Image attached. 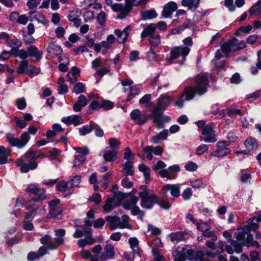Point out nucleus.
<instances>
[{
    "label": "nucleus",
    "instance_id": "1",
    "mask_svg": "<svg viewBox=\"0 0 261 261\" xmlns=\"http://www.w3.org/2000/svg\"><path fill=\"white\" fill-rule=\"evenodd\" d=\"M208 86L207 77L205 75H198L196 79L195 86L186 88L180 99L175 103V105L179 108H182L184 98L185 100H190L194 98L195 94L201 95L207 91Z\"/></svg>",
    "mask_w": 261,
    "mask_h": 261
},
{
    "label": "nucleus",
    "instance_id": "2",
    "mask_svg": "<svg viewBox=\"0 0 261 261\" xmlns=\"http://www.w3.org/2000/svg\"><path fill=\"white\" fill-rule=\"evenodd\" d=\"M30 137L28 133L24 132L21 134L20 139L16 138L10 133L6 134V140L10 144L18 148L23 147L30 140Z\"/></svg>",
    "mask_w": 261,
    "mask_h": 261
},
{
    "label": "nucleus",
    "instance_id": "3",
    "mask_svg": "<svg viewBox=\"0 0 261 261\" xmlns=\"http://www.w3.org/2000/svg\"><path fill=\"white\" fill-rule=\"evenodd\" d=\"M139 197L141 198V205L145 208H150L154 203L158 202V198L153 193H149L147 191L140 192Z\"/></svg>",
    "mask_w": 261,
    "mask_h": 261
},
{
    "label": "nucleus",
    "instance_id": "4",
    "mask_svg": "<svg viewBox=\"0 0 261 261\" xmlns=\"http://www.w3.org/2000/svg\"><path fill=\"white\" fill-rule=\"evenodd\" d=\"M190 51V48L188 46L174 47L171 50V59L174 60L181 57V62L180 64H182L185 61L186 57L189 54Z\"/></svg>",
    "mask_w": 261,
    "mask_h": 261
},
{
    "label": "nucleus",
    "instance_id": "5",
    "mask_svg": "<svg viewBox=\"0 0 261 261\" xmlns=\"http://www.w3.org/2000/svg\"><path fill=\"white\" fill-rule=\"evenodd\" d=\"M106 220L110 224V228L111 229L114 230L117 228L132 229V226L129 223H121L120 219L116 216H108L106 218Z\"/></svg>",
    "mask_w": 261,
    "mask_h": 261
},
{
    "label": "nucleus",
    "instance_id": "6",
    "mask_svg": "<svg viewBox=\"0 0 261 261\" xmlns=\"http://www.w3.org/2000/svg\"><path fill=\"white\" fill-rule=\"evenodd\" d=\"M65 234V230L63 229H58L55 230V241L48 244V249L53 250L56 249L59 246L64 244V237Z\"/></svg>",
    "mask_w": 261,
    "mask_h": 261
},
{
    "label": "nucleus",
    "instance_id": "7",
    "mask_svg": "<svg viewBox=\"0 0 261 261\" xmlns=\"http://www.w3.org/2000/svg\"><path fill=\"white\" fill-rule=\"evenodd\" d=\"M202 139L206 142H215L217 141L215 132L211 125H206L202 131Z\"/></svg>",
    "mask_w": 261,
    "mask_h": 261
},
{
    "label": "nucleus",
    "instance_id": "8",
    "mask_svg": "<svg viewBox=\"0 0 261 261\" xmlns=\"http://www.w3.org/2000/svg\"><path fill=\"white\" fill-rule=\"evenodd\" d=\"M245 234L244 232H239L236 235L237 241L230 242L231 245L234 248L236 253H240L242 250V245L244 243Z\"/></svg>",
    "mask_w": 261,
    "mask_h": 261
},
{
    "label": "nucleus",
    "instance_id": "9",
    "mask_svg": "<svg viewBox=\"0 0 261 261\" xmlns=\"http://www.w3.org/2000/svg\"><path fill=\"white\" fill-rule=\"evenodd\" d=\"M132 119L137 124L142 125L145 123L147 120V116L143 114L138 109H135L132 111L130 114Z\"/></svg>",
    "mask_w": 261,
    "mask_h": 261
},
{
    "label": "nucleus",
    "instance_id": "10",
    "mask_svg": "<svg viewBox=\"0 0 261 261\" xmlns=\"http://www.w3.org/2000/svg\"><path fill=\"white\" fill-rule=\"evenodd\" d=\"M138 202V198L136 197H133L130 200L125 201L123 203V207L126 210H131L132 213L134 215H136L139 214L141 211L136 204Z\"/></svg>",
    "mask_w": 261,
    "mask_h": 261
},
{
    "label": "nucleus",
    "instance_id": "11",
    "mask_svg": "<svg viewBox=\"0 0 261 261\" xmlns=\"http://www.w3.org/2000/svg\"><path fill=\"white\" fill-rule=\"evenodd\" d=\"M180 188L179 185L167 184L163 187L162 193L163 195H166L170 191L172 196L177 197L180 195Z\"/></svg>",
    "mask_w": 261,
    "mask_h": 261
},
{
    "label": "nucleus",
    "instance_id": "12",
    "mask_svg": "<svg viewBox=\"0 0 261 261\" xmlns=\"http://www.w3.org/2000/svg\"><path fill=\"white\" fill-rule=\"evenodd\" d=\"M132 31V28L130 26L125 27L122 31L119 29L114 30V33L118 37V41L119 43H124Z\"/></svg>",
    "mask_w": 261,
    "mask_h": 261
},
{
    "label": "nucleus",
    "instance_id": "13",
    "mask_svg": "<svg viewBox=\"0 0 261 261\" xmlns=\"http://www.w3.org/2000/svg\"><path fill=\"white\" fill-rule=\"evenodd\" d=\"M16 164L18 166L20 167V170L21 172L26 173L31 170H34L37 167V163L34 161H31L29 164L24 163L22 159H18Z\"/></svg>",
    "mask_w": 261,
    "mask_h": 261
},
{
    "label": "nucleus",
    "instance_id": "14",
    "mask_svg": "<svg viewBox=\"0 0 261 261\" xmlns=\"http://www.w3.org/2000/svg\"><path fill=\"white\" fill-rule=\"evenodd\" d=\"M171 98L166 95H162L159 98L158 105L154 108V111H159L165 109L168 107L171 103Z\"/></svg>",
    "mask_w": 261,
    "mask_h": 261
},
{
    "label": "nucleus",
    "instance_id": "15",
    "mask_svg": "<svg viewBox=\"0 0 261 261\" xmlns=\"http://www.w3.org/2000/svg\"><path fill=\"white\" fill-rule=\"evenodd\" d=\"M177 9V4L175 2H170L164 6L163 10L162 12V16L165 18H168Z\"/></svg>",
    "mask_w": 261,
    "mask_h": 261
},
{
    "label": "nucleus",
    "instance_id": "16",
    "mask_svg": "<svg viewBox=\"0 0 261 261\" xmlns=\"http://www.w3.org/2000/svg\"><path fill=\"white\" fill-rule=\"evenodd\" d=\"M235 42L233 41V39H232L224 43L221 46V49L226 57H227L230 53L237 50V48L235 47Z\"/></svg>",
    "mask_w": 261,
    "mask_h": 261
},
{
    "label": "nucleus",
    "instance_id": "17",
    "mask_svg": "<svg viewBox=\"0 0 261 261\" xmlns=\"http://www.w3.org/2000/svg\"><path fill=\"white\" fill-rule=\"evenodd\" d=\"M27 191L37 195L39 199L43 200L45 198L44 190L43 189H38L35 184L29 185Z\"/></svg>",
    "mask_w": 261,
    "mask_h": 261
},
{
    "label": "nucleus",
    "instance_id": "18",
    "mask_svg": "<svg viewBox=\"0 0 261 261\" xmlns=\"http://www.w3.org/2000/svg\"><path fill=\"white\" fill-rule=\"evenodd\" d=\"M29 57L34 58L35 61H39L42 57V52L39 50L35 46H31L27 48Z\"/></svg>",
    "mask_w": 261,
    "mask_h": 261
},
{
    "label": "nucleus",
    "instance_id": "19",
    "mask_svg": "<svg viewBox=\"0 0 261 261\" xmlns=\"http://www.w3.org/2000/svg\"><path fill=\"white\" fill-rule=\"evenodd\" d=\"M118 152L116 150H105L103 151V157L106 162H114L117 159Z\"/></svg>",
    "mask_w": 261,
    "mask_h": 261
},
{
    "label": "nucleus",
    "instance_id": "20",
    "mask_svg": "<svg viewBox=\"0 0 261 261\" xmlns=\"http://www.w3.org/2000/svg\"><path fill=\"white\" fill-rule=\"evenodd\" d=\"M87 105V101L86 97L84 95H81L78 97L77 101L73 106V110L74 112H77L81 111L83 108Z\"/></svg>",
    "mask_w": 261,
    "mask_h": 261
},
{
    "label": "nucleus",
    "instance_id": "21",
    "mask_svg": "<svg viewBox=\"0 0 261 261\" xmlns=\"http://www.w3.org/2000/svg\"><path fill=\"white\" fill-rule=\"evenodd\" d=\"M115 254L114 247L112 245H107L105 248L104 252L101 254L100 258L102 260H106L112 257Z\"/></svg>",
    "mask_w": 261,
    "mask_h": 261
},
{
    "label": "nucleus",
    "instance_id": "22",
    "mask_svg": "<svg viewBox=\"0 0 261 261\" xmlns=\"http://www.w3.org/2000/svg\"><path fill=\"white\" fill-rule=\"evenodd\" d=\"M175 261H185L187 259L186 249L184 248L178 247L173 252Z\"/></svg>",
    "mask_w": 261,
    "mask_h": 261
},
{
    "label": "nucleus",
    "instance_id": "23",
    "mask_svg": "<svg viewBox=\"0 0 261 261\" xmlns=\"http://www.w3.org/2000/svg\"><path fill=\"white\" fill-rule=\"evenodd\" d=\"M143 29V31L141 34V37L142 38L152 35L156 30V26L155 23H152L145 25Z\"/></svg>",
    "mask_w": 261,
    "mask_h": 261
},
{
    "label": "nucleus",
    "instance_id": "24",
    "mask_svg": "<svg viewBox=\"0 0 261 261\" xmlns=\"http://www.w3.org/2000/svg\"><path fill=\"white\" fill-rule=\"evenodd\" d=\"M45 213V206L40 205L36 211V212H32L29 214H28L24 219V221L29 222L32 221L34 218V216L36 215H44Z\"/></svg>",
    "mask_w": 261,
    "mask_h": 261
},
{
    "label": "nucleus",
    "instance_id": "25",
    "mask_svg": "<svg viewBox=\"0 0 261 261\" xmlns=\"http://www.w3.org/2000/svg\"><path fill=\"white\" fill-rule=\"evenodd\" d=\"M135 0H125V8L124 11L121 14H119L117 18L119 19H123L125 17L127 14L131 11L132 7L134 6Z\"/></svg>",
    "mask_w": 261,
    "mask_h": 261
},
{
    "label": "nucleus",
    "instance_id": "26",
    "mask_svg": "<svg viewBox=\"0 0 261 261\" xmlns=\"http://www.w3.org/2000/svg\"><path fill=\"white\" fill-rule=\"evenodd\" d=\"M11 152L10 148H6L4 146H0V164H5L7 162L8 157Z\"/></svg>",
    "mask_w": 261,
    "mask_h": 261
},
{
    "label": "nucleus",
    "instance_id": "27",
    "mask_svg": "<svg viewBox=\"0 0 261 261\" xmlns=\"http://www.w3.org/2000/svg\"><path fill=\"white\" fill-rule=\"evenodd\" d=\"M24 156L26 159H31L35 160L40 157L45 158V155L39 151H34L32 149L29 150L24 154Z\"/></svg>",
    "mask_w": 261,
    "mask_h": 261
},
{
    "label": "nucleus",
    "instance_id": "28",
    "mask_svg": "<svg viewBox=\"0 0 261 261\" xmlns=\"http://www.w3.org/2000/svg\"><path fill=\"white\" fill-rule=\"evenodd\" d=\"M59 62H60L59 65V69L60 71L63 72H66L68 70L67 65L69 64L68 58L66 55H63L59 57Z\"/></svg>",
    "mask_w": 261,
    "mask_h": 261
},
{
    "label": "nucleus",
    "instance_id": "29",
    "mask_svg": "<svg viewBox=\"0 0 261 261\" xmlns=\"http://www.w3.org/2000/svg\"><path fill=\"white\" fill-rule=\"evenodd\" d=\"M200 0H182L181 4L189 9H196L199 6Z\"/></svg>",
    "mask_w": 261,
    "mask_h": 261
},
{
    "label": "nucleus",
    "instance_id": "30",
    "mask_svg": "<svg viewBox=\"0 0 261 261\" xmlns=\"http://www.w3.org/2000/svg\"><path fill=\"white\" fill-rule=\"evenodd\" d=\"M141 16L143 20H146L156 18L158 14L154 9H151L142 12Z\"/></svg>",
    "mask_w": 261,
    "mask_h": 261
},
{
    "label": "nucleus",
    "instance_id": "31",
    "mask_svg": "<svg viewBox=\"0 0 261 261\" xmlns=\"http://www.w3.org/2000/svg\"><path fill=\"white\" fill-rule=\"evenodd\" d=\"M65 80L63 77L61 76L58 80V84L59 86L58 89L59 93L60 94H64L68 92V86L64 84Z\"/></svg>",
    "mask_w": 261,
    "mask_h": 261
},
{
    "label": "nucleus",
    "instance_id": "32",
    "mask_svg": "<svg viewBox=\"0 0 261 261\" xmlns=\"http://www.w3.org/2000/svg\"><path fill=\"white\" fill-rule=\"evenodd\" d=\"M230 152V150L228 148H220L218 150L211 153L210 155L214 156L220 157L226 155Z\"/></svg>",
    "mask_w": 261,
    "mask_h": 261
},
{
    "label": "nucleus",
    "instance_id": "33",
    "mask_svg": "<svg viewBox=\"0 0 261 261\" xmlns=\"http://www.w3.org/2000/svg\"><path fill=\"white\" fill-rule=\"evenodd\" d=\"M115 200L113 198H109L103 207V212L107 213L111 211L116 206L114 204Z\"/></svg>",
    "mask_w": 261,
    "mask_h": 261
},
{
    "label": "nucleus",
    "instance_id": "34",
    "mask_svg": "<svg viewBox=\"0 0 261 261\" xmlns=\"http://www.w3.org/2000/svg\"><path fill=\"white\" fill-rule=\"evenodd\" d=\"M95 242V240L90 236H87L84 239H80L77 242V244L80 247H84L87 245H90Z\"/></svg>",
    "mask_w": 261,
    "mask_h": 261
},
{
    "label": "nucleus",
    "instance_id": "35",
    "mask_svg": "<svg viewBox=\"0 0 261 261\" xmlns=\"http://www.w3.org/2000/svg\"><path fill=\"white\" fill-rule=\"evenodd\" d=\"M139 170L143 173L146 182L150 180V169L146 166L144 164H140L138 166Z\"/></svg>",
    "mask_w": 261,
    "mask_h": 261
},
{
    "label": "nucleus",
    "instance_id": "36",
    "mask_svg": "<svg viewBox=\"0 0 261 261\" xmlns=\"http://www.w3.org/2000/svg\"><path fill=\"white\" fill-rule=\"evenodd\" d=\"M139 170L143 173L146 182L150 180V169L146 166L144 164H140L138 166Z\"/></svg>",
    "mask_w": 261,
    "mask_h": 261
},
{
    "label": "nucleus",
    "instance_id": "37",
    "mask_svg": "<svg viewBox=\"0 0 261 261\" xmlns=\"http://www.w3.org/2000/svg\"><path fill=\"white\" fill-rule=\"evenodd\" d=\"M29 68L28 61L26 60H22L20 62L17 68V72L18 74H27Z\"/></svg>",
    "mask_w": 261,
    "mask_h": 261
},
{
    "label": "nucleus",
    "instance_id": "38",
    "mask_svg": "<svg viewBox=\"0 0 261 261\" xmlns=\"http://www.w3.org/2000/svg\"><path fill=\"white\" fill-rule=\"evenodd\" d=\"M212 222L211 220L208 221L207 223L205 222H196L197 229L203 232L204 231H209L211 229V225Z\"/></svg>",
    "mask_w": 261,
    "mask_h": 261
},
{
    "label": "nucleus",
    "instance_id": "39",
    "mask_svg": "<svg viewBox=\"0 0 261 261\" xmlns=\"http://www.w3.org/2000/svg\"><path fill=\"white\" fill-rule=\"evenodd\" d=\"M159 174L163 178H166L168 179H174L176 175L174 173H172L170 170L168 168L167 169H163L159 171Z\"/></svg>",
    "mask_w": 261,
    "mask_h": 261
},
{
    "label": "nucleus",
    "instance_id": "40",
    "mask_svg": "<svg viewBox=\"0 0 261 261\" xmlns=\"http://www.w3.org/2000/svg\"><path fill=\"white\" fill-rule=\"evenodd\" d=\"M244 144L246 148L249 151L255 150L257 148V143L254 140L251 139H247Z\"/></svg>",
    "mask_w": 261,
    "mask_h": 261
},
{
    "label": "nucleus",
    "instance_id": "41",
    "mask_svg": "<svg viewBox=\"0 0 261 261\" xmlns=\"http://www.w3.org/2000/svg\"><path fill=\"white\" fill-rule=\"evenodd\" d=\"M80 73V69L79 68L76 67H73L71 69V71L68 73V77L69 79V82H70L71 84H73L74 81L72 80L71 75L74 77L75 79L77 78V76L79 75Z\"/></svg>",
    "mask_w": 261,
    "mask_h": 261
},
{
    "label": "nucleus",
    "instance_id": "42",
    "mask_svg": "<svg viewBox=\"0 0 261 261\" xmlns=\"http://www.w3.org/2000/svg\"><path fill=\"white\" fill-rule=\"evenodd\" d=\"M261 11V0H259L254 6L251 7L249 10L250 15H253Z\"/></svg>",
    "mask_w": 261,
    "mask_h": 261
},
{
    "label": "nucleus",
    "instance_id": "43",
    "mask_svg": "<svg viewBox=\"0 0 261 261\" xmlns=\"http://www.w3.org/2000/svg\"><path fill=\"white\" fill-rule=\"evenodd\" d=\"M128 241L130 246V248L132 249L134 252L137 253H139V241L138 239L136 238H130L129 239Z\"/></svg>",
    "mask_w": 261,
    "mask_h": 261
},
{
    "label": "nucleus",
    "instance_id": "44",
    "mask_svg": "<svg viewBox=\"0 0 261 261\" xmlns=\"http://www.w3.org/2000/svg\"><path fill=\"white\" fill-rule=\"evenodd\" d=\"M150 98L151 95L150 94H145L139 100L140 104L145 108L149 107L151 105Z\"/></svg>",
    "mask_w": 261,
    "mask_h": 261
},
{
    "label": "nucleus",
    "instance_id": "45",
    "mask_svg": "<svg viewBox=\"0 0 261 261\" xmlns=\"http://www.w3.org/2000/svg\"><path fill=\"white\" fill-rule=\"evenodd\" d=\"M123 170L127 175H132L134 172L133 161H126L123 165Z\"/></svg>",
    "mask_w": 261,
    "mask_h": 261
},
{
    "label": "nucleus",
    "instance_id": "46",
    "mask_svg": "<svg viewBox=\"0 0 261 261\" xmlns=\"http://www.w3.org/2000/svg\"><path fill=\"white\" fill-rule=\"evenodd\" d=\"M48 50L50 53L53 54L58 56L61 55L62 53V49L60 46L54 44H51L48 48Z\"/></svg>",
    "mask_w": 261,
    "mask_h": 261
},
{
    "label": "nucleus",
    "instance_id": "47",
    "mask_svg": "<svg viewBox=\"0 0 261 261\" xmlns=\"http://www.w3.org/2000/svg\"><path fill=\"white\" fill-rule=\"evenodd\" d=\"M215 59L214 64L216 67L222 68L224 66L225 63L223 62H219L218 60L221 58V53L220 50H218L215 54Z\"/></svg>",
    "mask_w": 261,
    "mask_h": 261
},
{
    "label": "nucleus",
    "instance_id": "48",
    "mask_svg": "<svg viewBox=\"0 0 261 261\" xmlns=\"http://www.w3.org/2000/svg\"><path fill=\"white\" fill-rule=\"evenodd\" d=\"M71 124L74 126L79 125L83 123L82 117L78 115L71 116Z\"/></svg>",
    "mask_w": 261,
    "mask_h": 261
},
{
    "label": "nucleus",
    "instance_id": "49",
    "mask_svg": "<svg viewBox=\"0 0 261 261\" xmlns=\"http://www.w3.org/2000/svg\"><path fill=\"white\" fill-rule=\"evenodd\" d=\"M140 91V88L137 86H132L130 88V94L127 97V99L129 100L134 96H135L139 94Z\"/></svg>",
    "mask_w": 261,
    "mask_h": 261
},
{
    "label": "nucleus",
    "instance_id": "50",
    "mask_svg": "<svg viewBox=\"0 0 261 261\" xmlns=\"http://www.w3.org/2000/svg\"><path fill=\"white\" fill-rule=\"evenodd\" d=\"M252 29L251 25L249 24L246 26H242L236 32V35H241L242 33H249Z\"/></svg>",
    "mask_w": 261,
    "mask_h": 261
},
{
    "label": "nucleus",
    "instance_id": "51",
    "mask_svg": "<svg viewBox=\"0 0 261 261\" xmlns=\"http://www.w3.org/2000/svg\"><path fill=\"white\" fill-rule=\"evenodd\" d=\"M93 130V127L91 125H86L79 129V134L81 136H85L89 134Z\"/></svg>",
    "mask_w": 261,
    "mask_h": 261
},
{
    "label": "nucleus",
    "instance_id": "52",
    "mask_svg": "<svg viewBox=\"0 0 261 261\" xmlns=\"http://www.w3.org/2000/svg\"><path fill=\"white\" fill-rule=\"evenodd\" d=\"M183 233L181 232H177L175 233H171L170 234L169 237L172 242H178L181 240L183 238Z\"/></svg>",
    "mask_w": 261,
    "mask_h": 261
},
{
    "label": "nucleus",
    "instance_id": "53",
    "mask_svg": "<svg viewBox=\"0 0 261 261\" xmlns=\"http://www.w3.org/2000/svg\"><path fill=\"white\" fill-rule=\"evenodd\" d=\"M84 88L85 85L81 82H78L75 84L73 92L75 93L76 94H79L84 92Z\"/></svg>",
    "mask_w": 261,
    "mask_h": 261
},
{
    "label": "nucleus",
    "instance_id": "54",
    "mask_svg": "<svg viewBox=\"0 0 261 261\" xmlns=\"http://www.w3.org/2000/svg\"><path fill=\"white\" fill-rule=\"evenodd\" d=\"M153 147L151 146H147L143 148V151L146 154L147 158L149 160H151L153 158Z\"/></svg>",
    "mask_w": 261,
    "mask_h": 261
},
{
    "label": "nucleus",
    "instance_id": "55",
    "mask_svg": "<svg viewBox=\"0 0 261 261\" xmlns=\"http://www.w3.org/2000/svg\"><path fill=\"white\" fill-rule=\"evenodd\" d=\"M62 208L60 206L51 207L49 209V215L50 217H56L61 214Z\"/></svg>",
    "mask_w": 261,
    "mask_h": 261
},
{
    "label": "nucleus",
    "instance_id": "56",
    "mask_svg": "<svg viewBox=\"0 0 261 261\" xmlns=\"http://www.w3.org/2000/svg\"><path fill=\"white\" fill-rule=\"evenodd\" d=\"M101 108L106 110L112 109L114 107V103L108 100H102L100 102Z\"/></svg>",
    "mask_w": 261,
    "mask_h": 261
},
{
    "label": "nucleus",
    "instance_id": "57",
    "mask_svg": "<svg viewBox=\"0 0 261 261\" xmlns=\"http://www.w3.org/2000/svg\"><path fill=\"white\" fill-rule=\"evenodd\" d=\"M81 12L77 9L71 10L68 14V19L70 21L74 20L75 18L80 17Z\"/></svg>",
    "mask_w": 261,
    "mask_h": 261
},
{
    "label": "nucleus",
    "instance_id": "58",
    "mask_svg": "<svg viewBox=\"0 0 261 261\" xmlns=\"http://www.w3.org/2000/svg\"><path fill=\"white\" fill-rule=\"evenodd\" d=\"M109 145L112 149L118 148L120 145V142L115 138H110L109 140Z\"/></svg>",
    "mask_w": 261,
    "mask_h": 261
},
{
    "label": "nucleus",
    "instance_id": "59",
    "mask_svg": "<svg viewBox=\"0 0 261 261\" xmlns=\"http://www.w3.org/2000/svg\"><path fill=\"white\" fill-rule=\"evenodd\" d=\"M83 16L85 21L89 22L94 19L95 14L92 11L88 10L85 12Z\"/></svg>",
    "mask_w": 261,
    "mask_h": 261
},
{
    "label": "nucleus",
    "instance_id": "60",
    "mask_svg": "<svg viewBox=\"0 0 261 261\" xmlns=\"http://www.w3.org/2000/svg\"><path fill=\"white\" fill-rule=\"evenodd\" d=\"M17 107L18 109H24L27 106L25 99L24 97H21L17 99L16 101Z\"/></svg>",
    "mask_w": 261,
    "mask_h": 261
},
{
    "label": "nucleus",
    "instance_id": "61",
    "mask_svg": "<svg viewBox=\"0 0 261 261\" xmlns=\"http://www.w3.org/2000/svg\"><path fill=\"white\" fill-rule=\"evenodd\" d=\"M150 42L152 45H158L161 42L160 36L159 35L151 36L150 38Z\"/></svg>",
    "mask_w": 261,
    "mask_h": 261
},
{
    "label": "nucleus",
    "instance_id": "62",
    "mask_svg": "<svg viewBox=\"0 0 261 261\" xmlns=\"http://www.w3.org/2000/svg\"><path fill=\"white\" fill-rule=\"evenodd\" d=\"M8 44L10 47H20L22 46V42L16 38L10 40Z\"/></svg>",
    "mask_w": 261,
    "mask_h": 261
},
{
    "label": "nucleus",
    "instance_id": "63",
    "mask_svg": "<svg viewBox=\"0 0 261 261\" xmlns=\"http://www.w3.org/2000/svg\"><path fill=\"white\" fill-rule=\"evenodd\" d=\"M86 157L85 155L79 154L75 156L73 161V165L75 166H79L84 163Z\"/></svg>",
    "mask_w": 261,
    "mask_h": 261
},
{
    "label": "nucleus",
    "instance_id": "64",
    "mask_svg": "<svg viewBox=\"0 0 261 261\" xmlns=\"http://www.w3.org/2000/svg\"><path fill=\"white\" fill-rule=\"evenodd\" d=\"M152 253L153 255V261H164V257L159 254L157 249H153L152 250Z\"/></svg>",
    "mask_w": 261,
    "mask_h": 261
}]
</instances>
